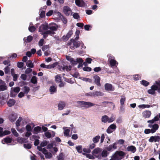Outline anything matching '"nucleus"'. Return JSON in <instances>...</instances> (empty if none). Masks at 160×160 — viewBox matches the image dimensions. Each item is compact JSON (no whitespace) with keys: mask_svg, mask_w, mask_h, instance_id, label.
Instances as JSON below:
<instances>
[{"mask_svg":"<svg viewBox=\"0 0 160 160\" xmlns=\"http://www.w3.org/2000/svg\"><path fill=\"white\" fill-rule=\"evenodd\" d=\"M100 136L99 135L96 136L95 137L93 138L92 139V141L94 143H96L98 142L100 139Z\"/></svg>","mask_w":160,"mask_h":160,"instance_id":"473e14b6","label":"nucleus"},{"mask_svg":"<svg viewBox=\"0 0 160 160\" xmlns=\"http://www.w3.org/2000/svg\"><path fill=\"white\" fill-rule=\"evenodd\" d=\"M126 99V98L124 96H121V99L120 101V102L121 105H124Z\"/></svg>","mask_w":160,"mask_h":160,"instance_id":"e433bc0d","label":"nucleus"},{"mask_svg":"<svg viewBox=\"0 0 160 160\" xmlns=\"http://www.w3.org/2000/svg\"><path fill=\"white\" fill-rule=\"evenodd\" d=\"M61 18L64 24H66L67 23V20L66 18H65L64 17L62 16V17Z\"/></svg>","mask_w":160,"mask_h":160,"instance_id":"0e129e2a","label":"nucleus"},{"mask_svg":"<svg viewBox=\"0 0 160 160\" xmlns=\"http://www.w3.org/2000/svg\"><path fill=\"white\" fill-rule=\"evenodd\" d=\"M101 150L100 148H98L95 149L92 152V154L95 155L96 154H98L101 152Z\"/></svg>","mask_w":160,"mask_h":160,"instance_id":"2f4dec72","label":"nucleus"},{"mask_svg":"<svg viewBox=\"0 0 160 160\" xmlns=\"http://www.w3.org/2000/svg\"><path fill=\"white\" fill-rule=\"evenodd\" d=\"M40 16L41 18L44 17L45 15V12L41 10V9H40Z\"/></svg>","mask_w":160,"mask_h":160,"instance_id":"6e6d98bb","label":"nucleus"},{"mask_svg":"<svg viewBox=\"0 0 160 160\" xmlns=\"http://www.w3.org/2000/svg\"><path fill=\"white\" fill-rule=\"evenodd\" d=\"M108 155V153L107 151L103 150L101 153V155L102 157L105 158Z\"/></svg>","mask_w":160,"mask_h":160,"instance_id":"09e8293b","label":"nucleus"},{"mask_svg":"<svg viewBox=\"0 0 160 160\" xmlns=\"http://www.w3.org/2000/svg\"><path fill=\"white\" fill-rule=\"evenodd\" d=\"M117 148V144L116 143H114L107 147L106 148V149L107 151H113L114 150L116 149Z\"/></svg>","mask_w":160,"mask_h":160,"instance_id":"a211bd4d","label":"nucleus"},{"mask_svg":"<svg viewBox=\"0 0 160 160\" xmlns=\"http://www.w3.org/2000/svg\"><path fill=\"white\" fill-rule=\"evenodd\" d=\"M20 77L22 80H25L27 79V75L25 74H23L21 75Z\"/></svg>","mask_w":160,"mask_h":160,"instance_id":"338daca9","label":"nucleus"},{"mask_svg":"<svg viewBox=\"0 0 160 160\" xmlns=\"http://www.w3.org/2000/svg\"><path fill=\"white\" fill-rule=\"evenodd\" d=\"M31 82L32 83L36 84L37 83V80L36 77L33 76L31 79Z\"/></svg>","mask_w":160,"mask_h":160,"instance_id":"49530a36","label":"nucleus"},{"mask_svg":"<svg viewBox=\"0 0 160 160\" xmlns=\"http://www.w3.org/2000/svg\"><path fill=\"white\" fill-rule=\"evenodd\" d=\"M7 89V87L5 82L0 79V91H5Z\"/></svg>","mask_w":160,"mask_h":160,"instance_id":"ddd939ff","label":"nucleus"},{"mask_svg":"<svg viewBox=\"0 0 160 160\" xmlns=\"http://www.w3.org/2000/svg\"><path fill=\"white\" fill-rule=\"evenodd\" d=\"M115 119V117L114 116H112L110 118H108V122L110 123L113 122Z\"/></svg>","mask_w":160,"mask_h":160,"instance_id":"5fc2aeb1","label":"nucleus"},{"mask_svg":"<svg viewBox=\"0 0 160 160\" xmlns=\"http://www.w3.org/2000/svg\"><path fill=\"white\" fill-rule=\"evenodd\" d=\"M151 114L150 111L145 110L142 112V115L143 118H148L150 117Z\"/></svg>","mask_w":160,"mask_h":160,"instance_id":"f8f14e48","label":"nucleus"},{"mask_svg":"<svg viewBox=\"0 0 160 160\" xmlns=\"http://www.w3.org/2000/svg\"><path fill=\"white\" fill-rule=\"evenodd\" d=\"M26 129L27 131H31L32 127L29 124H28L26 127Z\"/></svg>","mask_w":160,"mask_h":160,"instance_id":"13d9d810","label":"nucleus"},{"mask_svg":"<svg viewBox=\"0 0 160 160\" xmlns=\"http://www.w3.org/2000/svg\"><path fill=\"white\" fill-rule=\"evenodd\" d=\"M11 131L13 134L16 137H18V134L17 132L15 129L14 128H12L11 129Z\"/></svg>","mask_w":160,"mask_h":160,"instance_id":"3c124183","label":"nucleus"},{"mask_svg":"<svg viewBox=\"0 0 160 160\" xmlns=\"http://www.w3.org/2000/svg\"><path fill=\"white\" fill-rule=\"evenodd\" d=\"M58 64V62H55L51 65H49V69H51L56 67Z\"/></svg>","mask_w":160,"mask_h":160,"instance_id":"864d4df0","label":"nucleus"},{"mask_svg":"<svg viewBox=\"0 0 160 160\" xmlns=\"http://www.w3.org/2000/svg\"><path fill=\"white\" fill-rule=\"evenodd\" d=\"M44 43V40L42 39L40 40L38 42V45L40 46H42Z\"/></svg>","mask_w":160,"mask_h":160,"instance_id":"e2e57ef3","label":"nucleus"},{"mask_svg":"<svg viewBox=\"0 0 160 160\" xmlns=\"http://www.w3.org/2000/svg\"><path fill=\"white\" fill-rule=\"evenodd\" d=\"M94 79V82L98 86H100V78L98 76L96 75L94 77H93Z\"/></svg>","mask_w":160,"mask_h":160,"instance_id":"393cba45","label":"nucleus"},{"mask_svg":"<svg viewBox=\"0 0 160 160\" xmlns=\"http://www.w3.org/2000/svg\"><path fill=\"white\" fill-rule=\"evenodd\" d=\"M48 28L49 29V30H48V31H49L51 32H53L54 33L53 34H50L51 36L55 34V31L57 30L58 27L57 25L55 24L51 23L48 25Z\"/></svg>","mask_w":160,"mask_h":160,"instance_id":"6e6552de","label":"nucleus"},{"mask_svg":"<svg viewBox=\"0 0 160 160\" xmlns=\"http://www.w3.org/2000/svg\"><path fill=\"white\" fill-rule=\"evenodd\" d=\"M15 101L13 99H9L7 102V104L8 106L10 107L14 105Z\"/></svg>","mask_w":160,"mask_h":160,"instance_id":"cd10ccee","label":"nucleus"},{"mask_svg":"<svg viewBox=\"0 0 160 160\" xmlns=\"http://www.w3.org/2000/svg\"><path fill=\"white\" fill-rule=\"evenodd\" d=\"M108 117L107 115H104L102 117V121L104 123L108 122Z\"/></svg>","mask_w":160,"mask_h":160,"instance_id":"c9c22d12","label":"nucleus"},{"mask_svg":"<svg viewBox=\"0 0 160 160\" xmlns=\"http://www.w3.org/2000/svg\"><path fill=\"white\" fill-rule=\"evenodd\" d=\"M48 142L46 141H43L42 142L40 143V146L41 148L42 147H44L48 145Z\"/></svg>","mask_w":160,"mask_h":160,"instance_id":"a18cd8bd","label":"nucleus"},{"mask_svg":"<svg viewBox=\"0 0 160 160\" xmlns=\"http://www.w3.org/2000/svg\"><path fill=\"white\" fill-rule=\"evenodd\" d=\"M10 68L8 67H6L4 68V72L5 73L8 74L10 72Z\"/></svg>","mask_w":160,"mask_h":160,"instance_id":"680f3d73","label":"nucleus"},{"mask_svg":"<svg viewBox=\"0 0 160 160\" xmlns=\"http://www.w3.org/2000/svg\"><path fill=\"white\" fill-rule=\"evenodd\" d=\"M33 132L34 134H38L40 132H42L41 128L39 126L35 127L33 129Z\"/></svg>","mask_w":160,"mask_h":160,"instance_id":"412c9836","label":"nucleus"},{"mask_svg":"<svg viewBox=\"0 0 160 160\" xmlns=\"http://www.w3.org/2000/svg\"><path fill=\"white\" fill-rule=\"evenodd\" d=\"M73 44L74 45V46L76 48H77L79 46H80L81 45L82 47L84 45L82 41H78L76 42L75 41H73Z\"/></svg>","mask_w":160,"mask_h":160,"instance_id":"5701e85b","label":"nucleus"},{"mask_svg":"<svg viewBox=\"0 0 160 160\" xmlns=\"http://www.w3.org/2000/svg\"><path fill=\"white\" fill-rule=\"evenodd\" d=\"M53 10H50L46 13V16L48 17L50 16L53 14Z\"/></svg>","mask_w":160,"mask_h":160,"instance_id":"4d7b16f0","label":"nucleus"},{"mask_svg":"<svg viewBox=\"0 0 160 160\" xmlns=\"http://www.w3.org/2000/svg\"><path fill=\"white\" fill-rule=\"evenodd\" d=\"M39 138V137L38 136L34 135L30 137V139L31 140H35L38 139V138Z\"/></svg>","mask_w":160,"mask_h":160,"instance_id":"603ef678","label":"nucleus"},{"mask_svg":"<svg viewBox=\"0 0 160 160\" xmlns=\"http://www.w3.org/2000/svg\"><path fill=\"white\" fill-rule=\"evenodd\" d=\"M22 118L21 117H19L17 121L16 124L17 127L19 126L20 125V122L22 121Z\"/></svg>","mask_w":160,"mask_h":160,"instance_id":"37998d69","label":"nucleus"},{"mask_svg":"<svg viewBox=\"0 0 160 160\" xmlns=\"http://www.w3.org/2000/svg\"><path fill=\"white\" fill-rule=\"evenodd\" d=\"M62 129L63 130L64 136L68 137H70L71 136L69 134L70 130L66 127H63Z\"/></svg>","mask_w":160,"mask_h":160,"instance_id":"dca6fc26","label":"nucleus"},{"mask_svg":"<svg viewBox=\"0 0 160 160\" xmlns=\"http://www.w3.org/2000/svg\"><path fill=\"white\" fill-rule=\"evenodd\" d=\"M94 97L102 96L103 95V93L100 92L95 91L93 92Z\"/></svg>","mask_w":160,"mask_h":160,"instance_id":"79ce46f5","label":"nucleus"},{"mask_svg":"<svg viewBox=\"0 0 160 160\" xmlns=\"http://www.w3.org/2000/svg\"><path fill=\"white\" fill-rule=\"evenodd\" d=\"M150 107L149 105L142 104L138 106V107L140 108H149Z\"/></svg>","mask_w":160,"mask_h":160,"instance_id":"8fccbe9b","label":"nucleus"},{"mask_svg":"<svg viewBox=\"0 0 160 160\" xmlns=\"http://www.w3.org/2000/svg\"><path fill=\"white\" fill-rule=\"evenodd\" d=\"M125 155V153L122 151H116L111 156L110 160H121L124 157Z\"/></svg>","mask_w":160,"mask_h":160,"instance_id":"20e7f679","label":"nucleus"},{"mask_svg":"<svg viewBox=\"0 0 160 160\" xmlns=\"http://www.w3.org/2000/svg\"><path fill=\"white\" fill-rule=\"evenodd\" d=\"M63 12L67 16L71 15L72 14V10L68 6H64L63 7Z\"/></svg>","mask_w":160,"mask_h":160,"instance_id":"1a4fd4ad","label":"nucleus"},{"mask_svg":"<svg viewBox=\"0 0 160 160\" xmlns=\"http://www.w3.org/2000/svg\"><path fill=\"white\" fill-rule=\"evenodd\" d=\"M32 37L31 36H28L26 40L25 38H24L23 39L24 41L26 42L27 43L30 42L32 39Z\"/></svg>","mask_w":160,"mask_h":160,"instance_id":"58836bf2","label":"nucleus"},{"mask_svg":"<svg viewBox=\"0 0 160 160\" xmlns=\"http://www.w3.org/2000/svg\"><path fill=\"white\" fill-rule=\"evenodd\" d=\"M80 79L83 81L88 82L90 83H91L92 82V80L91 79L88 78L81 77L80 78Z\"/></svg>","mask_w":160,"mask_h":160,"instance_id":"a19ab883","label":"nucleus"},{"mask_svg":"<svg viewBox=\"0 0 160 160\" xmlns=\"http://www.w3.org/2000/svg\"><path fill=\"white\" fill-rule=\"evenodd\" d=\"M108 61L111 67H117L118 62L115 60V58L111 54H108Z\"/></svg>","mask_w":160,"mask_h":160,"instance_id":"423d86ee","label":"nucleus"},{"mask_svg":"<svg viewBox=\"0 0 160 160\" xmlns=\"http://www.w3.org/2000/svg\"><path fill=\"white\" fill-rule=\"evenodd\" d=\"M148 127L151 128L152 133L155 132L159 128V126L157 124H149Z\"/></svg>","mask_w":160,"mask_h":160,"instance_id":"9b49d317","label":"nucleus"},{"mask_svg":"<svg viewBox=\"0 0 160 160\" xmlns=\"http://www.w3.org/2000/svg\"><path fill=\"white\" fill-rule=\"evenodd\" d=\"M127 150L128 151H130L133 153H134L136 151V149L135 146H131L127 147Z\"/></svg>","mask_w":160,"mask_h":160,"instance_id":"c85d7f7f","label":"nucleus"},{"mask_svg":"<svg viewBox=\"0 0 160 160\" xmlns=\"http://www.w3.org/2000/svg\"><path fill=\"white\" fill-rule=\"evenodd\" d=\"M155 84L152 86L151 89L148 90V92L149 94H154L156 90H157L158 92L160 93V80L156 81Z\"/></svg>","mask_w":160,"mask_h":160,"instance_id":"f03ea898","label":"nucleus"},{"mask_svg":"<svg viewBox=\"0 0 160 160\" xmlns=\"http://www.w3.org/2000/svg\"><path fill=\"white\" fill-rule=\"evenodd\" d=\"M20 91V88L19 87H16L12 88L11 90L10 96L11 97H14Z\"/></svg>","mask_w":160,"mask_h":160,"instance_id":"9d476101","label":"nucleus"},{"mask_svg":"<svg viewBox=\"0 0 160 160\" xmlns=\"http://www.w3.org/2000/svg\"><path fill=\"white\" fill-rule=\"evenodd\" d=\"M11 141L12 140L10 138H7L3 139L2 140V142L3 144H5L6 143L8 144L10 143L11 142Z\"/></svg>","mask_w":160,"mask_h":160,"instance_id":"c756f323","label":"nucleus"},{"mask_svg":"<svg viewBox=\"0 0 160 160\" xmlns=\"http://www.w3.org/2000/svg\"><path fill=\"white\" fill-rule=\"evenodd\" d=\"M26 64L27 67H29L30 68H33L34 67L33 63L30 60L28 61L27 62Z\"/></svg>","mask_w":160,"mask_h":160,"instance_id":"4c0bfd02","label":"nucleus"},{"mask_svg":"<svg viewBox=\"0 0 160 160\" xmlns=\"http://www.w3.org/2000/svg\"><path fill=\"white\" fill-rule=\"evenodd\" d=\"M73 16L74 18L76 19H78L79 18V16L77 13H74Z\"/></svg>","mask_w":160,"mask_h":160,"instance_id":"774afa93","label":"nucleus"},{"mask_svg":"<svg viewBox=\"0 0 160 160\" xmlns=\"http://www.w3.org/2000/svg\"><path fill=\"white\" fill-rule=\"evenodd\" d=\"M71 66H58V68L59 70L61 71H64L66 70L67 71H69L71 70Z\"/></svg>","mask_w":160,"mask_h":160,"instance_id":"2eb2a0df","label":"nucleus"},{"mask_svg":"<svg viewBox=\"0 0 160 160\" xmlns=\"http://www.w3.org/2000/svg\"><path fill=\"white\" fill-rule=\"evenodd\" d=\"M24 147L27 149H30L31 148V145L30 144H24L23 145Z\"/></svg>","mask_w":160,"mask_h":160,"instance_id":"bf43d9fd","label":"nucleus"},{"mask_svg":"<svg viewBox=\"0 0 160 160\" xmlns=\"http://www.w3.org/2000/svg\"><path fill=\"white\" fill-rule=\"evenodd\" d=\"M49 91L51 94H53L57 91V86L52 85L49 88Z\"/></svg>","mask_w":160,"mask_h":160,"instance_id":"bb28decb","label":"nucleus"},{"mask_svg":"<svg viewBox=\"0 0 160 160\" xmlns=\"http://www.w3.org/2000/svg\"><path fill=\"white\" fill-rule=\"evenodd\" d=\"M61 75H57L55 77V79L57 83L61 82Z\"/></svg>","mask_w":160,"mask_h":160,"instance_id":"7c9ffc66","label":"nucleus"},{"mask_svg":"<svg viewBox=\"0 0 160 160\" xmlns=\"http://www.w3.org/2000/svg\"><path fill=\"white\" fill-rule=\"evenodd\" d=\"M48 24H46L41 25L39 28V32L43 36V38H45L48 34H53V32L48 31Z\"/></svg>","mask_w":160,"mask_h":160,"instance_id":"f257e3e1","label":"nucleus"},{"mask_svg":"<svg viewBox=\"0 0 160 160\" xmlns=\"http://www.w3.org/2000/svg\"><path fill=\"white\" fill-rule=\"evenodd\" d=\"M66 59L70 61L72 64L74 65L77 64L78 63H82L83 62L82 59L77 58L76 59H74L68 56H66Z\"/></svg>","mask_w":160,"mask_h":160,"instance_id":"39448f33","label":"nucleus"},{"mask_svg":"<svg viewBox=\"0 0 160 160\" xmlns=\"http://www.w3.org/2000/svg\"><path fill=\"white\" fill-rule=\"evenodd\" d=\"M58 160H64V155L62 153H61L57 156Z\"/></svg>","mask_w":160,"mask_h":160,"instance_id":"c03bdc74","label":"nucleus"},{"mask_svg":"<svg viewBox=\"0 0 160 160\" xmlns=\"http://www.w3.org/2000/svg\"><path fill=\"white\" fill-rule=\"evenodd\" d=\"M17 118V115L16 114H12L9 116V120L11 122H13L15 121Z\"/></svg>","mask_w":160,"mask_h":160,"instance_id":"a878e982","label":"nucleus"},{"mask_svg":"<svg viewBox=\"0 0 160 160\" xmlns=\"http://www.w3.org/2000/svg\"><path fill=\"white\" fill-rule=\"evenodd\" d=\"M66 106L65 103L62 102H60L58 105V109L59 110H63Z\"/></svg>","mask_w":160,"mask_h":160,"instance_id":"b1692460","label":"nucleus"},{"mask_svg":"<svg viewBox=\"0 0 160 160\" xmlns=\"http://www.w3.org/2000/svg\"><path fill=\"white\" fill-rule=\"evenodd\" d=\"M22 90L24 92V93L26 94H27L30 90L29 87L27 86H24L22 88Z\"/></svg>","mask_w":160,"mask_h":160,"instance_id":"72a5a7b5","label":"nucleus"},{"mask_svg":"<svg viewBox=\"0 0 160 160\" xmlns=\"http://www.w3.org/2000/svg\"><path fill=\"white\" fill-rule=\"evenodd\" d=\"M73 34V31L72 30L69 31L67 34L66 36H63L62 37V39L64 40H67L71 37Z\"/></svg>","mask_w":160,"mask_h":160,"instance_id":"4be33fe9","label":"nucleus"},{"mask_svg":"<svg viewBox=\"0 0 160 160\" xmlns=\"http://www.w3.org/2000/svg\"><path fill=\"white\" fill-rule=\"evenodd\" d=\"M44 135L46 137L48 138H49L52 137H54L55 135V133L54 131H51V132L47 131L45 132Z\"/></svg>","mask_w":160,"mask_h":160,"instance_id":"f3484780","label":"nucleus"},{"mask_svg":"<svg viewBox=\"0 0 160 160\" xmlns=\"http://www.w3.org/2000/svg\"><path fill=\"white\" fill-rule=\"evenodd\" d=\"M141 84L145 86H147L149 84V82L145 80H142L141 82Z\"/></svg>","mask_w":160,"mask_h":160,"instance_id":"de8ad7c7","label":"nucleus"},{"mask_svg":"<svg viewBox=\"0 0 160 160\" xmlns=\"http://www.w3.org/2000/svg\"><path fill=\"white\" fill-rule=\"evenodd\" d=\"M24 63L22 62H20L17 63V67L19 68H21L23 66Z\"/></svg>","mask_w":160,"mask_h":160,"instance_id":"69168bd1","label":"nucleus"},{"mask_svg":"<svg viewBox=\"0 0 160 160\" xmlns=\"http://www.w3.org/2000/svg\"><path fill=\"white\" fill-rule=\"evenodd\" d=\"M37 148L39 151H41L45 155L46 158L50 159L52 157V154L48 152L45 148H42L40 147H38Z\"/></svg>","mask_w":160,"mask_h":160,"instance_id":"0eeeda50","label":"nucleus"},{"mask_svg":"<svg viewBox=\"0 0 160 160\" xmlns=\"http://www.w3.org/2000/svg\"><path fill=\"white\" fill-rule=\"evenodd\" d=\"M104 87L106 90L113 91L114 90V88L110 84L106 83Z\"/></svg>","mask_w":160,"mask_h":160,"instance_id":"aec40b11","label":"nucleus"},{"mask_svg":"<svg viewBox=\"0 0 160 160\" xmlns=\"http://www.w3.org/2000/svg\"><path fill=\"white\" fill-rule=\"evenodd\" d=\"M77 103L78 104L80 107L82 109L88 108L91 107L95 106V105L96 106H98L97 104L90 102L83 101H78L77 102Z\"/></svg>","mask_w":160,"mask_h":160,"instance_id":"7ed1b4c3","label":"nucleus"},{"mask_svg":"<svg viewBox=\"0 0 160 160\" xmlns=\"http://www.w3.org/2000/svg\"><path fill=\"white\" fill-rule=\"evenodd\" d=\"M75 2L76 5L79 7L85 6V3L83 0H75Z\"/></svg>","mask_w":160,"mask_h":160,"instance_id":"6ab92c4d","label":"nucleus"},{"mask_svg":"<svg viewBox=\"0 0 160 160\" xmlns=\"http://www.w3.org/2000/svg\"><path fill=\"white\" fill-rule=\"evenodd\" d=\"M40 67L44 68H47L49 69V65H46L44 63H42L40 65Z\"/></svg>","mask_w":160,"mask_h":160,"instance_id":"052dcab7","label":"nucleus"},{"mask_svg":"<svg viewBox=\"0 0 160 160\" xmlns=\"http://www.w3.org/2000/svg\"><path fill=\"white\" fill-rule=\"evenodd\" d=\"M76 148L79 153H81L82 152V146L79 145L76 147Z\"/></svg>","mask_w":160,"mask_h":160,"instance_id":"ea45409f","label":"nucleus"},{"mask_svg":"<svg viewBox=\"0 0 160 160\" xmlns=\"http://www.w3.org/2000/svg\"><path fill=\"white\" fill-rule=\"evenodd\" d=\"M32 23H30L28 28L29 30L31 32H34L36 29L34 26H32Z\"/></svg>","mask_w":160,"mask_h":160,"instance_id":"f704fd0d","label":"nucleus"},{"mask_svg":"<svg viewBox=\"0 0 160 160\" xmlns=\"http://www.w3.org/2000/svg\"><path fill=\"white\" fill-rule=\"evenodd\" d=\"M160 140V137L158 136H154L150 137L148 141L150 142H158Z\"/></svg>","mask_w":160,"mask_h":160,"instance_id":"4468645a","label":"nucleus"}]
</instances>
